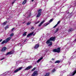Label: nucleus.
I'll list each match as a JSON object with an SVG mask.
<instances>
[{"label":"nucleus","mask_w":76,"mask_h":76,"mask_svg":"<svg viewBox=\"0 0 76 76\" xmlns=\"http://www.w3.org/2000/svg\"><path fill=\"white\" fill-rule=\"evenodd\" d=\"M56 39V37H52L49 39L50 41H55V39Z\"/></svg>","instance_id":"6"},{"label":"nucleus","mask_w":76,"mask_h":76,"mask_svg":"<svg viewBox=\"0 0 76 76\" xmlns=\"http://www.w3.org/2000/svg\"><path fill=\"white\" fill-rule=\"evenodd\" d=\"M53 20V18H52L50 19V20L49 21V22H52Z\"/></svg>","instance_id":"28"},{"label":"nucleus","mask_w":76,"mask_h":76,"mask_svg":"<svg viewBox=\"0 0 76 76\" xmlns=\"http://www.w3.org/2000/svg\"><path fill=\"white\" fill-rule=\"evenodd\" d=\"M50 41H51L50 39H49L46 42V43L47 44H49L50 42Z\"/></svg>","instance_id":"19"},{"label":"nucleus","mask_w":76,"mask_h":76,"mask_svg":"<svg viewBox=\"0 0 76 76\" xmlns=\"http://www.w3.org/2000/svg\"><path fill=\"white\" fill-rule=\"evenodd\" d=\"M33 34H34V32H32V33H31L30 34H28L27 36V38H28L29 37H30V36H31V35H32Z\"/></svg>","instance_id":"11"},{"label":"nucleus","mask_w":76,"mask_h":76,"mask_svg":"<svg viewBox=\"0 0 76 76\" xmlns=\"http://www.w3.org/2000/svg\"><path fill=\"white\" fill-rule=\"evenodd\" d=\"M31 68H32V66L31 65L28 66L25 69V70H30Z\"/></svg>","instance_id":"3"},{"label":"nucleus","mask_w":76,"mask_h":76,"mask_svg":"<svg viewBox=\"0 0 76 76\" xmlns=\"http://www.w3.org/2000/svg\"><path fill=\"white\" fill-rule=\"evenodd\" d=\"M48 24H49V23H45L44 24V25L45 26H47V25H48Z\"/></svg>","instance_id":"24"},{"label":"nucleus","mask_w":76,"mask_h":76,"mask_svg":"<svg viewBox=\"0 0 76 76\" xmlns=\"http://www.w3.org/2000/svg\"><path fill=\"white\" fill-rule=\"evenodd\" d=\"M60 20L58 22V23H57V24H56L58 25V24H60Z\"/></svg>","instance_id":"30"},{"label":"nucleus","mask_w":76,"mask_h":76,"mask_svg":"<svg viewBox=\"0 0 76 76\" xmlns=\"http://www.w3.org/2000/svg\"><path fill=\"white\" fill-rule=\"evenodd\" d=\"M39 45L36 44L35 45V46L34 47V49H37V48H38L39 47Z\"/></svg>","instance_id":"10"},{"label":"nucleus","mask_w":76,"mask_h":76,"mask_svg":"<svg viewBox=\"0 0 76 76\" xmlns=\"http://www.w3.org/2000/svg\"><path fill=\"white\" fill-rule=\"evenodd\" d=\"M56 71V69H53L52 71V73H54Z\"/></svg>","instance_id":"22"},{"label":"nucleus","mask_w":76,"mask_h":76,"mask_svg":"<svg viewBox=\"0 0 76 76\" xmlns=\"http://www.w3.org/2000/svg\"><path fill=\"white\" fill-rule=\"evenodd\" d=\"M7 21H6V22H4V23H3L2 25H5L6 24V22Z\"/></svg>","instance_id":"27"},{"label":"nucleus","mask_w":76,"mask_h":76,"mask_svg":"<svg viewBox=\"0 0 76 76\" xmlns=\"http://www.w3.org/2000/svg\"><path fill=\"white\" fill-rule=\"evenodd\" d=\"M14 53L13 51H11L10 52H9L7 53L6 54V55H11V54H13Z\"/></svg>","instance_id":"5"},{"label":"nucleus","mask_w":76,"mask_h":76,"mask_svg":"<svg viewBox=\"0 0 76 76\" xmlns=\"http://www.w3.org/2000/svg\"><path fill=\"white\" fill-rule=\"evenodd\" d=\"M14 3H15V2H13L12 3V5H13V4H14Z\"/></svg>","instance_id":"37"},{"label":"nucleus","mask_w":76,"mask_h":76,"mask_svg":"<svg viewBox=\"0 0 76 76\" xmlns=\"http://www.w3.org/2000/svg\"><path fill=\"white\" fill-rule=\"evenodd\" d=\"M7 50V48L6 47H4L2 48V49L1 50V52H4Z\"/></svg>","instance_id":"4"},{"label":"nucleus","mask_w":76,"mask_h":76,"mask_svg":"<svg viewBox=\"0 0 76 76\" xmlns=\"http://www.w3.org/2000/svg\"><path fill=\"white\" fill-rule=\"evenodd\" d=\"M6 27H7V28H9V27L8 26H6Z\"/></svg>","instance_id":"43"},{"label":"nucleus","mask_w":76,"mask_h":76,"mask_svg":"<svg viewBox=\"0 0 76 76\" xmlns=\"http://www.w3.org/2000/svg\"><path fill=\"white\" fill-rule=\"evenodd\" d=\"M10 39H11L10 37H9L6 39V41H7V42H8V41H10Z\"/></svg>","instance_id":"15"},{"label":"nucleus","mask_w":76,"mask_h":76,"mask_svg":"<svg viewBox=\"0 0 76 76\" xmlns=\"http://www.w3.org/2000/svg\"><path fill=\"white\" fill-rule=\"evenodd\" d=\"M1 41H2V39H1L0 40V42H1Z\"/></svg>","instance_id":"40"},{"label":"nucleus","mask_w":76,"mask_h":76,"mask_svg":"<svg viewBox=\"0 0 76 76\" xmlns=\"http://www.w3.org/2000/svg\"><path fill=\"white\" fill-rule=\"evenodd\" d=\"M26 32H25L23 34V36H26Z\"/></svg>","instance_id":"25"},{"label":"nucleus","mask_w":76,"mask_h":76,"mask_svg":"<svg viewBox=\"0 0 76 76\" xmlns=\"http://www.w3.org/2000/svg\"><path fill=\"white\" fill-rule=\"evenodd\" d=\"M25 23H26V21H25L24 22H23L22 23H23V24H24Z\"/></svg>","instance_id":"36"},{"label":"nucleus","mask_w":76,"mask_h":76,"mask_svg":"<svg viewBox=\"0 0 76 76\" xmlns=\"http://www.w3.org/2000/svg\"><path fill=\"white\" fill-rule=\"evenodd\" d=\"M74 31V29L72 28H70L68 30V32H72Z\"/></svg>","instance_id":"8"},{"label":"nucleus","mask_w":76,"mask_h":76,"mask_svg":"<svg viewBox=\"0 0 76 76\" xmlns=\"http://www.w3.org/2000/svg\"><path fill=\"white\" fill-rule=\"evenodd\" d=\"M37 68H36V67H34L33 69H32L31 70V71L32 72L33 71H34V70H35Z\"/></svg>","instance_id":"23"},{"label":"nucleus","mask_w":76,"mask_h":76,"mask_svg":"<svg viewBox=\"0 0 76 76\" xmlns=\"http://www.w3.org/2000/svg\"><path fill=\"white\" fill-rule=\"evenodd\" d=\"M58 25L57 24H56L55 26H54L53 27V28H56V27H57V26Z\"/></svg>","instance_id":"29"},{"label":"nucleus","mask_w":76,"mask_h":76,"mask_svg":"<svg viewBox=\"0 0 76 76\" xmlns=\"http://www.w3.org/2000/svg\"><path fill=\"white\" fill-rule=\"evenodd\" d=\"M61 49L60 48H58L57 49H53V51L54 53H58L60 52Z\"/></svg>","instance_id":"1"},{"label":"nucleus","mask_w":76,"mask_h":76,"mask_svg":"<svg viewBox=\"0 0 76 76\" xmlns=\"http://www.w3.org/2000/svg\"><path fill=\"white\" fill-rule=\"evenodd\" d=\"M39 21L38 22L36 23H35L36 24H37V23H39Z\"/></svg>","instance_id":"38"},{"label":"nucleus","mask_w":76,"mask_h":76,"mask_svg":"<svg viewBox=\"0 0 76 76\" xmlns=\"http://www.w3.org/2000/svg\"><path fill=\"white\" fill-rule=\"evenodd\" d=\"M32 28H33V29H34V27H32Z\"/></svg>","instance_id":"47"},{"label":"nucleus","mask_w":76,"mask_h":76,"mask_svg":"<svg viewBox=\"0 0 76 76\" xmlns=\"http://www.w3.org/2000/svg\"><path fill=\"white\" fill-rule=\"evenodd\" d=\"M4 43H7V41H6V40H4L1 43V44H3Z\"/></svg>","instance_id":"17"},{"label":"nucleus","mask_w":76,"mask_h":76,"mask_svg":"<svg viewBox=\"0 0 76 76\" xmlns=\"http://www.w3.org/2000/svg\"><path fill=\"white\" fill-rule=\"evenodd\" d=\"M41 15V13H38L37 15L36 16V18H38Z\"/></svg>","instance_id":"13"},{"label":"nucleus","mask_w":76,"mask_h":76,"mask_svg":"<svg viewBox=\"0 0 76 76\" xmlns=\"http://www.w3.org/2000/svg\"><path fill=\"white\" fill-rule=\"evenodd\" d=\"M45 20H43L39 24V25H38V26L39 27V26H41V25H42V24H43L45 22Z\"/></svg>","instance_id":"9"},{"label":"nucleus","mask_w":76,"mask_h":76,"mask_svg":"<svg viewBox=\"0 0 76 76\" xmlns=\"http://www.w3.org/2000/svg\"><path fill=\"white\" fill-rule=\"evenodd\" d=\"M5 29H6H6H7V27H5Z\"/></svg>","instance_id":"42"},{"label":"nucleus","mask_w":76,"mask_h":76,"mask_svg":"<svg viewBox=\"0 0 76 76\" xmlns=\"http://www.w3.org/2000/svg\"><path fill=\"white\" fill-rule=\"evenodd\" d=\"M28 16H31V15H29Z\"/></svg>","instance_id":"46"},{"label":"nucleus","mask_w":76,"mask_h":76,"mask_svg":"<svg viewBox=\"0 0 76 76\" xmlns=\"http://www.w3.org/2000/svg\"><path fill=\"white\" fill-rule=\"evenodd\" d=\"M60 61L59 60L56 61L55 62V63H60Z\"/></svg>","instance_id":"18"},{"label":"nucleus","mask_w":76,"mask_h":76,"mask_svg":"<svg viewBox=\"0 0 76 76\" xmlns=\"http://www.w3.org/2000/svg\"><path fill=\"white\" fill-rule=\"evenodd\" d=\"M26 3V0H25L24 1H23V2L22 3V4H25V3Z\"/></svg>","instance_id":"21"},{"label":"nucleus","mask_w":76,"mask_h":76,"mask_svg":"<svg viewBox=\"0 0 76 76\" xmlns=\"http://www.w3.org/2000/svg\"><path fill=\"white\" fill-rule=\"evenodd\" d=\"M53 45V42H51L49 43V44H48V46L49 47H50V46H51Z\"/></svg>","instance_id":"16"},{"label":"nucleus","mask_w":76,"mask_h":76,"mask_svg":"<svg viewBox=\"0 0 76 76\" xmlns=\"http://www.w3.org/2000/svg\"><path fill=\"white\" fill-rule=\"evenodd\" d=\"M76 73V70L73 72L72 74V76H74L75 74Z\"/></svg>","instance_id":"12"},{"label":"nucleus","mask_w":76,"mask_h":76,"mask_svg":"<svg viewBox=\"0 0 76 76\" xmlns=\"http://www.w3.org/2000/svg\"><path fill=\"white\" fill-rule=\"evenodd\" d=\"M15 29V28H13L12 29L11 31H13Z\"/></svg>","instance_id":"33"},{"label":"nucleus","mask_w":76,"mask_h":76,"mask_svg":"<svg viewBox=\"0 0 76 76\" xmlns=\"http://www.w3.org/2000/svg\"><path fill=\"white\" fill-rule=\"evenodd\" d=\"M40 61H41L40 60V59H39V60H38L37 61V63H39V62Z\"/></svg>","instance_id":"32"},{"label":"nucleus","mask_w":76,"mask_h":76,"mask_svg":"<svg viewBox=\"0 0 76 76\" xmlns=\"http://www.w3.org/2000/svg\"><path fill=\"white\" fill-rule=\"evenodd\" d=\"M38 71H35L32 74L31 76H38Z\"/></svg>","instance_id":"2"},{"label":"nucleus","mask_w":76,"mask_h":76,"mask_svg":"<svg viewBox=\"0 0 76 76\" xmlns=\"http://www.w3.org/2000/svg\"><path fill=\"white\" fill-rule=\"evenodd\" d=\"M31 24V22H28L27 23V25H29Z\"/></svg>","instance_id":"26"},{"label":"nucleus","mask_w":76,"mask_h":76,"mask_svg":"<svg viewBox=\"0 0 76 76\" xmlns=\"http://www.w3.org/2000/svg\"><path fill=\"white\" fill-rule=\"evenodd\" d=\"M52 61H54L55 59L54 58H53L52 59Z\"/></svg>","instance_id":"35"},{"label":"nucleus","mask_w":76,"mask_h":76,"mask_svg":"<svg viewBox=\"0 0 76 76\" xmlns=\"http://www.w3.org/2000/svg\"><path fill=\"white\" fill-rule=\"evenodd\" d=\"M34 1V0H32L31 1Z\"/></svg>","instance_id":"44"},{"label":"nucleus","mask_w":76,"mask_h":76,"mask_svg":"<svg viewBox=\"0 0 76 76\" xmlns=\"http://www.w3.org/2000/svg\"><path fill=\"white\" fill-rule=\"evenodd\" d=\"M75 41H76V39L75 40Z\"/></svg>","instance_id":"45"},{"label":"nucleus","mask_w":76,"mask_h":76,"mask_svg":"<svg viewBox=\"0 0 76 76\" xmlns=\"http://www.w3.org/2000/svg\"><path fill=\"white\" fill-rule=\"evenodd\" d=\"M42 12V9H39L38 11V13H41Z\"/></svg>","instance_id":"14"},{"label":"nucleus","mask_w":76,"mask_h":76,"mask_svg":"<svg viewBox=\"0 0 76 76\" xmlns=\"http://www.w3.org/2000/svg\"><path fill=\"white\" fill-rule=\"evenodd\" d=\"M26 39L25 40H24V42H26Z\"/></svg>","instance_id":"39"},{"label":"nucleus","mask_w":76,"mask_h":76,"mask_svg":"<svg viewBox=\"0 0 76 76\" xmlns=\"http://www.w3.org/2000/svg\"><path fill=\"white\" fill-rule=\"evenodd\" d=\"M4 58H2L1 59V60H4Z\"/></svg>","instance_id":"41"},{"label":"nucleus","mask_w":76,"mask_h":76,"mask_svg":"<svg viewBox=\"0 0 76 76\" xmlns=\"http://www.w3.org/2000/svg\"><path fill=\"white\" fill-rule=\"evenodd\" d=\"M42 58H40V59H39V60L41 61V60H42Z\"/></svg>","instance_id":"34"},{"label":"nucleus","mask_w":76,"mask_h":76,"mask_svg":"<svg viewBox=\"0 0 76 76\" xmlns=\"http://www.w3.org/2000/svg\"><path fill=\"white\" fill-rule=\"evenodd\" d=\"M22 69V67H20L19 68L17 69H16L14 71V73H16V72H18V71H19V70H21V69Z\"/></svg>","instance_id":"7"},{"label":"nucleus","mask_w":76,"mask_h":76,"mask_svg":"<svg viewBox=\"0 0 76 76\" xmlns=\"http://www.w3.org/2000/svg\"><path fill=\"white\" fill-rule=\"evenodd\" d=\"M16 0H15V1H16Z\"/></svg>","instance_id":"48"},{"label":"nucleus","mask_w":76,"mask_h":76,"mask_svg":"<svg viewBox=\"0 0 76 76\" xmlns=\"http://www.w3.org/2000/svg\"><path fill=\"white\" fill-rule=\"evenodd\" d=\"M59 29L58 28H56V30H55V33H56V32H57L58 31Z\"/></svg>","instance_id":"20"},{"label":"nucleus","mask_w":76,"mask_h":76,"mask_svg":"<svg viewBox=\"0 0 76 76\" xmlns=\"http://www.w3.org/2000/svg\"><path fill=\"white\" fill-rule=\"evenodd\" d=\"M13 35H14V34L13 33H12L10 35V37H13Z\"/></svg>","instance_id":"31"}]
</instances>
